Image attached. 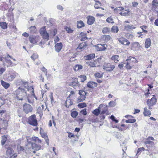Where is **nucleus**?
Returning a JSON list of instances; mask_svg holds the SVG:
<instances>
[{
    "label": "nucleus",
    "instance_id": "f8f14e48",
    "mask_svg": "<svg viewBox=\"0 0 158 158\" xmlns=\"http://www.w3.org/2000/svg\"><path fill=\"white\" fill-rule=\"evenodd\" d=\"M31 146L32 149L36 151H38L41 148V146L40 144L35 143H32Z\"/></svg>",
    "mask_w": 158,
    "mask_h": 158
},
{
    "label": "nucleus",
    "instance_id": "cd10ccee",
    "mask_svg": "<svg viewBox=\"0 0 158 158\" xmlns=\"http://www.w3.org/2000/svg\"><path fill=\"white\" fill-rule=\"evenodd\" d=\"M10 59H12V60H10V67L15 66L18 63L17 61H16L15 59L12 58L10 56Z\"/></svg>",
    "mask_w": 158,
    "mask_h": 158
},
{
    "label": "nucleus",
    "instance_id": "09e8293b",
    "mask_svg": "<svg viewBox=\"0 0 158 158\" xmlns=\"http://www.w3.org/2000/svg\"><path fill=\"white\" fill-rule=\"evenodd\" d=\"M78 106L80 108H83L86 106V104L85 103H81L78 104Z\"/></svg>",
    "mask_w": 158,
    "mask_h": 158
},
{
    "label": "nucleus",
    "instance_id": "4c0bfd02",
    "mask_svg": "<svg viewBox=\"0 0 158 158\" xmlns=\"http://www.w3.org/2000/svg\"><path fill=\"white\" fill-rule=\"evenodd\" d=\"M82 66L79 64L76 65L74 67V69L75 71H78L79 70L81 69H82Z\"/></svg>",
    "mask_w": 158,
    "mask_h": 158
},
{
    "label": "nucleus",
    "instance_id": "052dcab7",
    "mask_svg": "<svg viewBox=\"0 0 158 158\" xmlns=\"http://www.w3.org/2000/svg\"><path fill=\"white\" fill-rule=\"evenodd\" d=\"M38 113L40 115L42 114V110L41 108L40 107L38 108L37 110Z\"/></svg>",
    "mask_w": 158,
    "mask_h": 158
},
{
    "label": "nucleus",
    "instance_id": "e2e57ef3",
    "mask_svg": "<svg viewBox=\"0 0 158 158\" xmlns=\"http://www.w3.org/2000/svg\"><path fill=\"white\" fill-rule=\"evenodd\" d=\"M119 42L121 44H122L124 45L125 44V39L124 40H123L121 39H119L118 40Z\"/></svg>",
    "mask_w": 158,
    "mask_h": 158
},
{
    "label": "nucleus",
    "instance_id": "864d4df0",
    "mask_svg": "<svg viewBox=\"0 0 158 158\" xmlns=\"http://www.w3.org/2000/svg\"><path fill=\"white\" fill-rule=\"evenodd\" d=\"M136 120L135 119H129L126 121L127 123H133L135 122Z\"/></svg>",
    "mask_w": 158,
    "mask_h": 158
},
{
    "label": "nucleus",
    "instance_id": "dca6fc26",
    "mask_svg": "<svg viewBox=\"0 0 158 158\" xmlns=\"http://www.w3.org/2000/svg\"><path fill=\"white\" fill-rule=\"evenodd\" d=\"M107 45L106 44H98V46L97 47V49L98 51H102L105 50L106 49Z\"/></svg>",
    "mask_w": 158,
    "mask_h": 158
},
{
    "label": "nucleus",
    "instance_id": "a878e982",
    "mask_svg": "<svg viewBox=\"0 0 158 158\" xmlns=\"http://www.w3.org/2000/svg\"><path fill=\"white\" fill-rule=\"evenodd\" d=\"M1 83L2 86L6 89L8 88L10 86V85L9 83H7L3 80H1Z\"/></svg>",
    "mask_w": 158,
    "mask_h": 158
},
{
    "label": "nucleus",
    "instance_id": "20e7f679",
    "mask_svg": "<svg viewBox=\"0 0 158 158\" xmlns=\"http://www.w3.org/2000/svg\"><path fill=\"white\" fill-rule=\"evenodd\" d=\"M153 96L151 99H148L147 101V104L150 109L152 108L151 107L154 105L157 102V99L155 97V95H153Z\"/></svg>",
    "mask_w": 158,
    "mask_h": 158
},
{
    "label": "nucleus",
    "instance_id": "3c124183",
    "mask_svg": "<svg viewBox=\"0 0 158 158\" xmlns=\"http://www.w3.org/2000/svg\"><path fill=\"white\" fill-rule=\"evenodd\" d=\"M65 29L68 33H72L73 32V30L69 27H65Z\"/></svg>",
    "mask_w": 158,
    "mask_h": 158
},
{
    "label": "nucleus",
    "instance_id": "4be33fe9",
    "mask_svg": "<svg viewBox=\"0 0 158 158\" xmlns=\"http://www.w3.org/2000/svg\"><path fill=\"white\" fill-rule=\"evenodd\" d=\"M95 57V55L94 53L91 54L87 55L85 56V58L86 60H89L94 58Z\"/></svg>",
    "mask_w": 158,
    "mask_h": 158
},
{
    "label": "nucleus",
    "instance_id": "aec40b11",
    "mask_svg": "<svg viewBox=\"0 0 158 158\" xmlns=\"http://www.w3.org/2000/svg\"><path fill=\"white\" fill-rule=\"evenodd\" d=\"M65 104L66 107L69 108L70 106L73 105V102L69 97H68L65 102Z\"/></svg>",
    "mask_w": 158,
    "mask_h": 158
},
{
    "label": "nucleus",
    "instance_id": "4468645a",
    "mask_svg": "<svg viewBox=\"0 0 158 158\" xmlns=\"http://www.w3.org/2000/svg\"><path fill=\"white\" fill-rule=\"evenodd\" d=\"M62 47L61 43H59L56 44L55 46V49L57 52H59L61 50Z\"/></svg>",
    "mask_w": 158,
    "mask_h": 158
},
{
    "label": "nucleus",
    "instance_id": "79ce46f5",
    "mask_svg": "<svg viewBox=\"0 0 158 158\" xmlns=\"http://www.w3.org/2000/svg\"><path fill=\"white\" fill-rule=\"evenodd\" d=\"M126 61H128L129 62H130V61H132L134 62H136V59L134 57H129L128 59H127Z\"/></svg>",
    "mask_w": 158,
    "mask_h": 158
},
{
    "label": "nucleus",
    "instance_id": "72a5a7b5",
    "mask_svg": "<svg viewBox=\"0 0 158 158\" xmlns=\"http://www.w3.org/2000/svg\"><path fill=\"white\" fill-rule=\"evenodd\" d=\"M10 56L9 54H7L6 56H3V58L5 60V61L6 62L8 63L10 62Z\"/></svg>",
    "mask_w": 158,
    "mask_h": 158
},
{
    "label": "nucleus",
    "instance_id": "8fccbe9b",
    "mask_svg": "<svg viewBox=\"0 0 158 158\" xmlns=\"http://www.w3.org/2000/svg\"><path fill=\"white\" fill-rule=\"evenodd\" d=\"M103 74L97 73H95L94 76L96 77L101 78L102 77Z\"/></svg>",
    "mask_w": 158,
    "mask_h": 158
},
{
    "label": "nucleus",
    "instance_id": "13d9d810",
    "mask_svg": "<svg viewBox=\"0 0 158 158\" xmlns=\"http://www.w3.org/2000/svg\"><path fill=\"white\" fill-rule=\"evenodd\" d=\"M147 27L145 26H142L140 27V28L142 29L143 32L144 33H147L148 31L147 30H145V29H146Z\"/></svg>",
    "mask_w": 158,
    "mask_h": 158
},
{
    "label": "nucleus",
    "instance_id": "bb28decb",
    "mask_svg": "<svg viewBox=\"0 0 158 158\" xmlns=\"http://www.w3.org/2000/svg\"><path fill=\"white\" fill-rule=\"evenodd\" d=\"M132 45L133 47L135 48L139 49L140 48V45L138 42H134L132 44Z\"/></svg>",
    "mask_w": 158,
    "mask_h": 158
},
{
    "label": "nucleus",
    "instance_id": "338daca9",
    "mask_svg": "<svg viewBox=\"0 0 158 158\" xmlns=\"http://www.w3.org/2000/svg\"><path fill=\"white\" fill-rule=\"evenodd\" d=\"M126 68L128 69H131V66L130 65L128 62L127 64Z\"/></svg>",
    "mask_w": 158,
    "mask_h": 158
},
{
    "label": "nucleus",
    "instance_id": "0e129e2a",
    "mask_svg": "<svg viewBox=\"0 0 158 158\" xmlns=\"http://www.w3.org/2000/svg\"><path fill=\"white\" fill-rule=\"evenodd\" d=\"M57 8L58 9L60 10H62L64 9L62 6L60 5L57 6Z\"/></svg>",
    "mask_w": 158,
    "mask_h": 158
},
{
    "label": "nucleus",
    "instance_id": "a211bd4d",
    "mask_svg": "<svg viewBox=\"0 0 158 158\" xmlns=\"http://www.w3.org/2000/svg\"><path fill=\"white\" fill-rule=\"evenodd\" d=\"M101 105H103L101 106V110L102 111L101 112V114H104L107 110V106L106 105L104 104H101Z\"/></svg>",
    "mask_w": 158,
    "mask_h": 158
},
{
    "label": "nucleus",
    "instance_id": "0eeeda50",
    "mask_svg": "<svg viewBox=\"0 0 158 158\" xmlns=\"http://www.w3.org/2000/svg\"><path fill=\"white\" fill-rule=\"evenodd\" d=\"M32 92V95H29L27 96V99L28 102L30 103H33L34 102V98H35L36 100L37 99V97L35 95L34 91V89L33 87H31Z\"/></svg>",
    "mask_w": 158,
    "mask_h": 158
},
{
    "label": "nucleus",
    "instance_id": "6e6552de",
    "mask_svg": "<svg viewBox=\"0 0 158 158\" xmlns=\"http://www.w3.org/2000/svg\"><path fill=\"white\" fill-rule=\"evenodd\" d=\"M115 68V66L113 64H111L109 63L105 64L103 65V69L109 72L113 70Z\"/></svg>",
    "mask_w": 158,
    "mask_h": 158
},
{
    "label": "nucleus",
    "instance_id": "a19ab883",
    "mask_svg": "<svg viewBox=\"0 0 158 158\" xmlns=\"http://www.w3.org/2000/svg\"><path fill=\"white\" fill-rule=\"evenodd\" d=\"M71 114L73 118H75L78 115V113L76 111H73L71 113Z\"/></svg>",
    "mask_w": 158,
    "mask_h": 158
},
{
    "label": "nucleus",
    "instance_id": "393cba45",
    "mask_svg": "<svg viewBox=\"0 0 158 158\" xmlns=\"http://www.w3.org/2000/svg\"><path fill=\"white\" fill-rule=\"evenodd\" d=\"M136 28V27L132 25L126 26L124 27L125 29L127 31L130 30L134 29Z\"/></svg>",
    "mask_w": 158,
    "mask_h": 158
},
{
    "label": "nucleus",
    "instance_id": "774afa93",
    "mask_svg": "<svg viewBox=\"0 0 158 158\" xmlns=\"http://www.w3.org/2000/svg\"><path fill=\"white\" fill-rule=\"evenodd\" d=\"M138 5V3L136 2H134L132 3V5L133 7H136Z\"/></svg>",
    "mask_w": 158,
    "mask_h": 158
},
{
    "label": "nucleus",
    "instance_id": "5701e85b",
    "mask_svg": "<svg viewBox=\"0 0 158 158\" xmlns=\"http://www.w3.org/2000/svg\"><path fill=\"white\" fill-rule=\"evenodd\" d=\"M143 114L145 116H149L151 115V112L148 110L147 107L144 108V111Z\"/></svg>",
    "mask_w": 158,
    "mask_h": 158
},
{
    "label": "nucleus",
    "instance_id": "de8ad7c7",
    "mask_svg": "<svg viewBox=\"0 0 158 158\" xmlns=\"http://www.w3.org/2000/svg\"><path fill=\"white\" fill-rule=\"evenodd\" d=\"M5 148L7 149L6 154L7 156H9L10 155V148L9 147H7L6 145L5 146Z\"/></svg>",
    "mask_w": 158,
    "mask_h": 158
},
{
    "label": "nucleus",
    "instance_id": "603ef678",
    "mask_svg": "<svg viewBox=\"0 0 158 158\" xmlns=\"http://www.w3.org/2000/svg\"><path fill=\"white\" fill-rule=\"evenodd\" d=\"M125 12H122L120 13L119 14L123 16H126L127 15L128 13L129 12V10H126Z\"/></svg>",
    "mask_w": 158,
    "mask_h": 158
},
{
    "label": "nucleus",
    "instance_id": "4d7b16f0",
    "mask_svg": "<svg viewBox=\"0 0 158 158\" xmlns=\"http://www.w3.org/2000/svg\"><path fill=\"white\" fill-rule=\"evenodd\" d=\"M38 57V55L36 53H34L32 55L31 58L32 60H34L35 59H36Z\"/></svg>",
    "mask_w": 158,
    "mask_h": 158
},
{
    "label": "nucleus",
    "instance_id": "2f4dec72",
    "mask_svg": "<svg viewBox=\"0 0 158 158\" xmlns=\"http://www.w3.org/2000/svg\"><path fill=\"white\" fill-rule=\"evenodd\" d=\"M110 32V30L109 28L105 27L102 30V32L104 34L108 33Z\"/></svg>",
    "mask_w": 158,
    "mask_h": 158
},
{
    "label": "nucleus",
    "instance_id": "c85d7f7f",
    "mask_svg": "<svg viewBox=\"0 0 158 158\" xmlns=\"http://www.w3.org/2000/svg\"><path fill=\"white\" fill-rule=\"evenodd\" d=\"M119 56L118 55H115L113 56L111 59L112 60H114L115 63H117L118 61V59Z\"/></svg>",
    "mask_w": 158,
    "mask_h": 158
},
{
    "label": "nucleus",
    "instance_id": "37998d69",
    "mask_svg": "<svg viewBox=\"0 0 158 158\" xmlns=\"http://www.w3.org/2000/svg\"><path fill=\"white\" fill-rule=\"evenodd\" d=\"M109 104L110 107H114L116 105V102L115 100L114 101H110Z\"/></svg>",
    "mask_w": 158,
    "mask_h": 158
},
{
    "label": "nucleus",
    "instance_id": "7ed1b4c3",
    "mask_svg": "<svg viewBox=\"0 0 158 158\" xmlns=\"http://www.w3.org/2000/svg\"><path fill=\"white\" fill-rule=\"evenodd\" d=\"M78 94L80 96L77 98V101L78 102H80L84 101L86 98V93L85 91L83 90H79Z\"/></svg>",
    "mask_w": 158,
    "mask_h": 158
},
{
    "label": "nucleus",
    "instance_id": "2eb2a0df",
    "mask_svg": "<svg viewBox=\"0 0 158 158\" xmlns=\"http://www.w3.org/2000/svg\"><path fill=\"white\" fill-rule=\"evenodd\" d=\"M103 105H100L98 108L95 109L92 112V113L96 116H98L100 113L101 111V106Z\"/></svg>",
    "mask_w": 158,
    "mask_h": 158
},
{
    "label": "nucleus",
    "instance_id": "39448f33",
    "mask_svg": "<svg viewBox=\"0 0 158 158\" xmlns=\"http://www.w3.org/2000/svg\"><path fill=\"white\" fill-rule=\"evenodd\" d=\"M28 123L29 124L34 126L37 125V122L35 115L34 114L29 117L28 119Z\"/></svg>",
    "mask_w": 158,
    "mask_h": 158
},
{
    "label": "nucleus",
    "instance_id": "c9c22d12",
    "mask_svg": "<svg viewBox=\"0 0 158 158\" xmlns=\"http://www.w3.org/2000/svg\"><path fill=\"white\" fill-rule=\"evenodd\" d=\"M0 24L1 27L3 29H5L7 28V25L5 22H1Z\"/></svg>",
    "mask_w": 158,
    "mask_h": 158
},
{
    "label": "nucleus",
    "instance_id": "58836bf2",
    "mask_svg": "<svg viewBox=\"0 0 158 158\" xmlns=\"http://www.w3.org/2000/svg\"><path fill=\"white\" fill-rule=\"evenodd\" d=\"M7 138L5 135H4L2 136V140H1V144L2 146L5 143L6 140Z\"/></svg>",
    "mask_w": 158,
    "mask_h": 158
},
{
    "label": "nucleus",
    "instance_id": "5fc2aeb1",
    "mask_svg": "<svg viewBox=\"0 0 158 158\" xmlns=\"http://www.w3.org/2000/svg\"><path fill=\"white\" fill-rule=\"evenodd\" d=\"M4 103V100L3 98L0 96V107L2 106Z\"/></svg>",
    "mask_w": 158,
    "mask_h": 158
},
{
    "label": "nucleus",
    "instance_id": "423d86ee",
    "mask_svg": "<svg viewBox=\"0 0 158 158\" xmlns=\"http://www.w3.org/2000/svg\"><path fill=\"white\" fill-rule=\"evenodd\" d=\"M40 38L39 36L30 35L29 37L30 42L33 44H36L40 40Z\"/></svg>",
    "mask_w": 158,
    "mask_h": 158
},
{
    "label": "nucleus",
    "instance_id": "7c9ffc66",
    "mask_svg": "<svg viewBox=\"0 0 158 158\" xmlns=\"http://www.w3.org/2000/svg\"><path fill=\"white\" fill-rule=\"evenodd\" d=\"M118 28L116 26H114L111 28V31L112 32L117 33L118 31Z\"/></svg>",
    "mask_w": 158,
    "mask_h": 158
},
{
    "label": "nucleus",
    "instance_id": "f3484780",
    "mask_svg": "<svg viewBox=\"0 0 158 158\" xmlns=\"http://www.w3.org/2000/svg\"><path fill=\"white\" fill-rule=\"evenodd\" d=\"M87 87L89 88H93L97 86V84L94 82L90 81L87 83Z\"/></svg>",
    "mask_w": 158,
    "mask_h": 158
},
{
    "label": "nucleus",
    "instance_id": "c03bdc74",
    "mask_svg": "<svg viewBox=\"0 0 158 158\" xmlns=\"http://www.w3.org/2000/svg\"><path fill=\"white\" fill-rule=\"evenodd\" d=\"M103 39L104 40L106 41H107L109 40L111 38V37L109 35H104L103 36Z\"/></svg>",
    "mask_w": 158,
    "mask_h": 158
},
{
    "label": "nucleus",
    "instance_id": "f03ea898",
    "mask_svg": "<svg viewBox=\"0 0 158 158\" xmlns=\"http://www.w3.org/2000/svg\"><path fill=\"white\" fill-rule=\"evenodd\" d=\"M39 32L44 39L46 40H48L49 36L45 28V26H43L41 27L40 29Z\"/></svg>",
    "mask_w": 158,
    "mask_h": 158
},
{
    "label": "nucleus",
    "instance_id": "680f3d73",
    "mask_svg": "<svg viewBox=\"0 0 158 158\" xmlns=\"http://www.w3.org/2000/svg\"><path fill=\"white\" fill-rule=\"evenodd\" d=\"M125 143V142H123L122 143V144H121V145L122 146V150L124 152V149H126L127 147V146L124 145Z\"/></svg>",
    "mask_w": 158,
    "mask_h": 158
},
{
    "label": "nucleus",
    "instance_id": "e433bc0d",
    "mask_svg": "<svg viewBox=\"0 0 158 158\" xmlns=\"http://www.w3.org/2000/svg\"><path fill=\"white\" fill-rule=\"evenodd\" d=\"M17 156V154L14 153V151L10 149V158H15Z\"/></svg>",
    "mask_w": 158,
    "mask_h": 158
},
{
    "label": "nucleus",
    "instance_id": "f704fd0d",
    "mask_svg": "<svg viewBox=\"0 0 158 158\" xmlns=\"http://www.w3.org/2000/svg\"><path fill=\"white\" fill-rule=\"evenodd\" d=\"M2 126L4 129H5L7 126V121L6 120H3L2 121Z\"/></svg>",
    "mask_w": 158,
    "mask_h": 158
},
{
    "label": "nucleus",
    "instance_id": "a18cd8bd",
    "mask_svg": "<svg viewBox=\"0 0 158 158\" xmlns=\"http://www.w3.org/2000/svg\"><path fill=\"white\" fill-rule=\"evenodd\" d=\"M144 150V148L143 147L139 148L137 150L136 155H139V154L142 152V151Z\"/></svg>",
    "mask_w": 158,
    "mask_h": 158
},
{
    "label": "nucleus",
    "instance_id": "c756f323",
    "mask_svg": "<svg viewBox=\"0 0 158 158\" xmlns=\"http://www.w3.org/2000/svg\"><path fill=\"white\" fill-rule=\"evenodd\" d=\"M84 26V25L83 21L80 20L77 22V27L78 28H81Z\"/></svg>",
    "mask_w": 158,
    "mask_h": 158
},
{
    "label": "nucleus",
    "instance_id": "69168bd1",
    "mask_svg": "<svg viewBox=\"0 0 158 158\" xmlns=\"http://www.w3.org/2000/svg\"><path fill=\"white\" fill-rule=\"evenodd\" d=\"M38 140V138L36 137H33L32 138V140L33 141L37 142V140Z\"/></svg>",
    "mask_w": 158,
    "mask_h": 158
},
{
    "label": "nucleus",
    "instance_id": "1a4fd4ad",
    "mask_svg": "<svg viewBox=\"0 0 158 158\" xmlns=\"http://www.w3.org/2000/svg\"><path fill=\"white\" fill-rule=\"evenodd\" d=\"M23 110L26 114L31 112L33 110L32 106L29 104L26 103L23 105Z\"/></svg>",
    "mask_w": 158,
    "mask_h": 158
},
{
    "label": "nucleus",
    "instance_id": "ddd939ff",
    "mask_svg": "<svg viewBox=\"0 0 158 158\" xmlns=\"http://www.w3.org/2000/svg\"><path fill=\"white\" fill-rule=\"evenodd\" d=\"M86 63L87 65L91 67H96L98 66L97 65V62L94 60L87 61Z\"/></svg>",
    "mask_w": 158,
    "mask_h": 158
},
{
    "label": "nucleus",
    "instance_id": "b1692460",
    "mask_svg": "<svg viewBox=\"0 0 158 158\" xmlns=\"http://www.w3.org/2000/svg\"><path fill=\"white\" fill-rule=\"evenodd\" d=\"M101 6V3L99 1H96V3L94 5V7L95 9L101 8L102 10H103L104 9L103 8L100 7V6Z\"/></svg>",
    "mask_w": 158,
    "mask_h": 158
},
{
    "label": "nucleus",
    "instance_id": "473e14b6",
    "mask_svg": "<svg viewBox=\"0 0 158 158\" xmlns=\"http://www.w3.org/2000/svg\"><path fill=\"white\" fill-rule=\"evenodd\" d=\"M18 75V74L15 72L13 71L10 73V79L13 80L15 77Z\"/></svg>",
    "mask_w": 158,
    "mask_h": 158
},
{
    "label": "nucleus",
    "instance_id": "49530a36",
    "mask_svg": "<svg viewBox=\"0 0 158 158\" xmlns=\"http://www.w3.org/2000/svg\"><path fill=\"white\" fill-rule=\"evenodd\" d=\"M57 31L56 29H52L50 31V34L53 36L57 34Z\"/></svg>",
    "mask_w": 158,
    "mask_h": 158
},
{
    "label": "nucleus",
    "instance_id": "9b49d317",
    "mask_svg": "<svg viewBox=\"0 0 158 158\" xmlns=\"http://www.w3.org/2000/svg\"><path fill=\"white\" fill-rule=\"evenodd\" d=\"M87 23L89 25H91L93 24L95 22V19L92 16H88L87 17Z\"/></svg>",
    "mask_w": 158,
    "mask_h": 158
},
{
    "label": "nucleus",
    "instance_id": "412c9836",
    "mask_svg": "<svg viewBox=\"0 0 158 158\" xmlns=\"http://www.w3.org/2000/svg\"><path fill=\"white\" fill-rule=\"evenodd\" d=\"M151 40L150 38H148L146 40L145 45V47L146 48H149L151 46Z\"/></svg>",
    "mask_w": 158,
    "mask_h": 158
},
{
    "label": "nucleus",
    "instance_id": "6e6d98bb",
    "mask_svg": "<svg viewBox=\"0 0 158 158\" xmlns=\"http://www.w3.org/2000/svg\"><path fill=\"white\" fill-rule=\"evenodd\" d=\"M113 20L112 18L111 17H110L107 18L106 19V21L109 23H114V22L112 21Z\"/></svg>",
    "mask_w": 158,
    "mask_h": 158
},
{
    "label": "nucleus",
    "instance_id": "f257e3e1",
    "mask_svg": "<svg viewBox=\"0 0 158 158\" xmlns=\"http://www.w3.org/2000/svg\"><path fill=\"white\" fill-rule=\"evenodd\" d=\"M28 82L19 80L17 81L16 84L17 85L19 86L14 93V97L18 100H23L26 98L27 94V90H28Z\"/></svg>",
    "mask_w": 158,
    "mask_h": 158
},
{
    "label": "nucleus",
    "instance_id": "6ab92c4d",
    "mask_svg": "<svg viewBox=\"0 0 158 158\" xmlns=\"http://www.w3.org/2000/svg\"><path fill=\"white\" fill-rule=\"evenodd\" d=\"M144 143L147 146H148L150 147H152L155 145V144L154 142L151 141V140L147 139H146V141L144 142Z\"/></svg>",
    "mask_w": 158,
    "mask_h": 158
},
{
    "label": "nucleus",
    "instance_id": "ea45409f",
    "mask_svg": "<svg viewBox=\"0 0 158 158\" xmlns=\"http://www.w3.org/2000/svg\"><path fill=\"white\" fill-rule=\"evenodd\" d=\"M78 78L80 79L81 82H83L86 79V77L85 76L81 75L78 77Z\"/></svg>",
    "mask_w": 158,
    "mask_h": 158
},
{
    "label": "nucleus",
    "instance_id": "9d476101",
    "mask_svg": "<svg viewBox=\"0 0 158 158\" xmlns=\"http://www.w3.org/2000/svg\"><path fill=\"white\" fill-rule=\"evenodd\" d=\"M69 85L73 86L75 89L78 88L80 85L79 82L78 81V79L77 78L74 79L73 81L69 83Z\"/></svg>",
    "mask_w": 158,
    "mask_h": 158
},
{
    "label": "nucleus",
    "instance_id": "bf43d9fd",
    "mask_svg": "<svg viewBox=\"0 0 158 158\" xmlns=\"http://www.w3.org/2000/svg\"><path fill=\"white\" fill-rule=\"evenodd\" d=\"M80 113L84 115H86L87 114V112H86V109H83V110H81V112Z\"/></svg>",
    "mask_w": 158,
    "mask_h": 158
}]
</instances>
